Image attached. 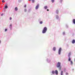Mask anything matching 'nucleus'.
Returning <instances> with one entry per match:
<instances>
[{"label": "nucleus", "instance_id": "41", "mask_svg": "<svg viewBox=\"0 0 75 75\" xmlns=\"http://www.w3.org/2000/svg\"><path fill=\"white\" fill-rule=\"evenodd\" d=\"M74 69H72V71H74Z\"/></svg>", "mask_w": 75, "mask_h": 75}, {"label": "nucleus", "instance_id": "38", "mask_svg": "<svg viewBox=\"0 0 75 75\" xmlns=\"http://www.w3.org/2000/svg\"><path fill=\"white\" fill-rule=\"evenodd\" d=\"M26 5H25L24 6V7H25V8L26 7Z\"/></svg>", "mask_w": 75, "mask_h": 75}, {"label": "nucleus", "instance_id": "3", "mask_svg": "<svg viewBox=\"0 0 75 75\" xmlns=\"http://www.w3.org/2000/svg\"><path fill=\"white\" fill-rule=\"evenodd\" d=\"M51 60L50 58H47L46 59V61L48 63H50V62H51Z\"/></svg>", "mask_w": 75, "mask_h": 75}, {"label": "nucleus", "instance_id": "37", "mask_svg": "<svg viewBox=\"0 0 75 75\" xmlns=\"http://www.w3.org/2000/svg\"><path fill=\"white\" fill-rule=\"evenodd\" d=\"M66 75H68V73L67 72L66 73Z\"/></svg>", "mask_w": 75, "mask_h": 75}, {"label": "nucleus", "instance_id": "11", "mask_svg": "<svg viewBox=\"0 0 75 75\" xmlns=\"http://www.w3.org/2000/svg\"><path fill=\"white\" fill-rule=\"evenodd\" d=\"M56 13L57 14L59 13V11L58 10H57L56 11Z\"/></svg>", "mask_w": 75, "mask_h": 75}, {"label": "nucleus", "instance_id": "33", "mask_svg": "<svg viewBox=\"0 0 75 75\" xmlns=\"http://www.w3.org/2000/svg\"><path fill=\"white\" fill-rule=\"evenodd\" d=\"M2 3H4V2H5V1H4V0H2Z\"/></svg>", "mask_w": 75, "mask_h": 75}, {"label": "nucleus", "instance_id": "22", "mask_svg": "<svg viewBox=\"0 0 75 75\" xmlns=\"http://www.w3.org/2000/svg\"><path fill=\"white\" fill-rule=\"evenodd\" d=\"M39 23L40 24H42L43 23V22H42V21H40Z\"/></svg>", "mask_w": 75, "mask_h": 75}, {"label": "nucleus", "instance_id": "35", "mask_svg": "<svg viewBox=\"0 0 75 75\" xmlns=\"http://www.w3.org/2000/svg\"><path fill=\"white\" fill-rule=\"evenodd\" d=\"M67 47H69V45H67Z\"/></svg>", "mask_w": 75, "mask_h": 75}, {"label": "nucleus", "instance_id": "30", "mask_svg": "<svg viewBox=\"0 0 75 75\" xmlns=\"http://www.w3.org/2000/svg\"><path fill=\"white\" fill-rule=\"evenodd\" d=\"M25 12H26L27 11V9H25L24 10Z\"/></svg>", "mask_w": 75, "mask_h": 75}, {"label": "nucleus", "instance_id": "14", "mask_svg": "<svg viewBox=\"0 0 75 75\" xmlns=\"http://www.w3.org/2000/svg\"><path fill=\"white\" fill-rule=\"evenodd\" d=\"M53 50L54 51H56V47H53Z\"/></svg>", "mask_w": 75, "mask_h": 75}, {"label": "nucleus", "instance_id": "13", "mask_svg": "<svg viewBox=\"0 0 75 75\" xmlns=\"http://www.w3.org/2000/svg\"><path fill=\"white\" fill-rule=\"evenodd\" d=\"M12 28V25H11V24L10 25L9 28L10 29V30H11Z\"/></svg>", "mask_w": 75, "mask_h": 75}, {"label": "nucleus", "instance_id": "2", "mask_svg": "<svg viewBox=\"0 0 75 75\" xmlns=\"http://www.w3.org/2000/svg\"><path fill=\"white\" fill-rule=\"evenodd\" d=\"M61 50H62V48L61 47H60L58 51V54H59V55H61Z\"/></svg>", "mask_w": 75, "mask_h": 75}, {"label": "nucleus", "instance_id": "21", "mask_svg": "<svg viewBox=\"0 0 75 75\" xmlns=\"http://www.w3.org/2000/svg\"><path fill=\"white\" fill-rule=\"evenodd\" d=\"M51 2L52 3H54L55 2V0H51Z\"/></svg>", "mask_w": 75, "mask_h": 75}, {"label": "nucleus", "instance_id": "25", "mask_svg": "<svg viewBox=\"0 0 75 75\" xmlns=\"http://www.w3.org/2000/svg\"><path fill=\"white\" fill-rule=\"evenodd\" d=\"M66 27L67 28H68V25L67 24L66 25Z\"/></svg>", "mask_w": 75, "mask_h": 75}, {"label": "nucleus", "instance_id": "32", "mask_svg": "<svg viewBox=\"0 0 75 75\" xmlns=\"http://www.w3.org/2000/svg\"><path fill=\"white\" fill-rule=\"evenodd\" d=\"M12 18H11V17H10L9 18V19L10 20H12Z\"/></svg>", "mask_w": 75, "mask_h": 75}, {"label": "nucleus", "instance_id": "31", "mask_svg": "<svg viewBox=\"0 0 75 75\" xmlns=\"http://www.w3.org/2000/svg\"><path fill=\"white\" fill-rule=\"evenodd\" d=\"M39 21H41V18H39Z\"/></svg>", "mask_w": 75, "mask_h": 75}, {"label": "nucleus", "instance_id": "42", "mask_svg": "<svg viewBox=\"0 0 75 75\" xmlns=\"http://www.w3.org/2000/svg\"><path fill=\"white\" fill-rule=\"evenodd\" d=\"M74 62H75V59H74Z\"/></svg>", "mask_w": 75, "mask_h": 75}, {"label": "nucleus", "instance_id": "39", "mask_svg": "<svg viewBox=\"0 0 75 75\" xmlns=\"http://www.w3.org/2000/svg\"><path fill=\"white\" fill-rule=\"evenodd\" d=\"M47 11H49V9H47Z\"/></svg>", "mask_w": 75, "mask_h": 75}, {"label": "nucleus", "instance_id": "18", "mask_svg": "<svg viewBox=\"0 0 75 75\" xmlns=\"http://www.w3.org/2000/svg\"><path fill=\"white\" fill-rule=\"evenodd\" d=\"M52 74H55V71L53 70L52 71Z\"/></svg>", "mask_w": 75, "mask_h": 75}, {"label": "nucleus", "instance_id": "26", "mask_svg": "<svg viewBox=\"0 0 75 75\" xmlns=\"http://www.w3.org/2000/svg\"><path fill=\"white\" fill-rule=\"evenodd\" d=\"M62 34L63 35H65V32H63Z\"/></svg>", "mask_w": 75, "mask_h": 75}, {"label": "nucleus", "instance_id": "1", "mask_svg": "<svg viewBox=\"0 0 75 75\" xmlns=\"http://www.w3.org/2000/svg\"><path fill=\"white\" fill-rule=\"evenodd\" d=\"M47 31V28L46 27H44L42 31V33L43 34H45V33H46Z\"/></svg>", "mask_w": 75, "mask_h": 75}, {"label": "nucleus", "instance_id": "6", "mask_svg": "<svg viewBox=\"0 0 75 75\" xmlns=\"http://www.w3.org/2000/svg\"><path fill=\"white\" fill-rule=\"evenodd\" d=\"M55 17L57 20H58V18H59V16L58 15H56L55 16Z\"/></svg>", "mask_w": 75, "mask_h": 75}, {"label": "nucleus", "instance_id": "28", "mask_svg": "<svg viewBox=\"0 0 75 75\" xmlns=\"http://www.w3.org/2000/svg\"><path fill=\"white\" fill-rule=\"evenodd\" d=\"M7 31V29L6 28L5 29V31L6 32Z\"/></svg>", "mask_w": 75, "mask_h": 75}, {"label": "nucleus", "instance_id": "7", "mask_svg": "<svg viewBox=\"0 0 75 75\" xmlns=\"http://www.w3.org/2000/svg\"><path fill=\"white\" fill-rule=\"evenodd\" d=\"M55 73L57 75L58 74V70H55Z\"/></svg>", "mask_w": 75, "mask_h": 75}, {"label": "nucleus", "instance_id": "5", "mask_svg": "<svg viewBox=\"0 0 75 75\" xmlns=\"http://www.w3.org/2000/svg\"><path fill=\"white\" fill-rule=\"evenodd\" d=\"M39 8V4H38L35 7L36 10H37Z\"/></svg>", "mask_w": 75, "mask_h": 75}, {"label": "nucleus", "instance_id": "16", "mask_svg": "<svg viewBox=\"0 0 75 75\" xmlns=\"http://www.w3.org/2000/svg\"><path fill=\"white\" fill-rule=\"evenodd\" d=\"M44 8L45 10H47V8H48V6H45L44 7Z\"/></svg>", "mask_w": 75, "mask_h": 75}, {"label": "nucleus", "instance_id": "24", "mask_svg": "<svg viewBox=\"0 0 75 75\" xmlns=\"http://www.w3.org/2000/svg\"><path fill=\"white\" fill-rule=\"evenodd\" d=\"M22 0H18V3H21V2Z\"/></svg>", "mask_w": 75, "mask_h": 75}, {"label": "nucleus", "instance_id": "44", "mask_svg": "<svg viewBox=\"0 0 75 75\" xmlns=\"http://www.w3.org/2000/svg\"><path fill=\"white\" fill-rule=\"evenodd\" d=\"M51 75H54L52 74Z\"/></svg>", "mask_w": 75, "mask_h": 75}, {"label": "nucleus", "instance_id": "20", "mask_svg": "<svg viewBox=\"0 0 75 75\" xmlns=\"http://www.w3.org/2000/svg\"><path fill=\"white\" fill-rule=\"evenodd\" d=\"M69 62H70L71 65H73V62L71 60V61H70Z\"/></svg>", "mask_w": 75, "mask_h": 75}, {"label": "nucleus", "instance_id": "36", "mask_svg": "<svg viewBox=\"0 0 75 75\" xmlns=\"http://www.w3.org/2000/svg\"><path fill=\"white\" fill-rule=\"evenodd\" d=\"M64 71H66V69H64Z\"/></svg>", "mask_w": 75, "mask_h": 75}, {"label": "nucleus", "instance_id": "12", "mask_svg": "<svg viewBox=\"0 0 75 75\" xmlns=\"http://www.w3.org/2000/svg\"><path fill=\"white\" fill-rule=\"evenodd\" d=\"M73 23L74 24H75V19H74L72 21Z\"/></svg>", "mask_w": 75, "mask_h": 75}, {"label": "nucleus", "instance_id": "15", "mask_svg": "<svg viewBox=\"0 0 75 75\" xmlns=\"http://www.w3.org/2000/svg\"><path fill=\"white\" fill-rule=\"evenodd\" d=\"M15 10L16 11H17L18 10V8H17V7H16L15 8Z\"/></svg>", "mask_w": 75, "mask_h": 75}, {"label": "nucleus", "instance_id": "23", "mask_svg": "<svg viewBox=\"0 0 75 75\" xmlns=\"http://www.w3.org/2000/svg\"><path fill=\"white\" fill-rule=\"evenodd\" d=\"M63 1V0H60V3H62Z\"/></svg>", "mask_w": 75, "mask_h": 75}, {"label": "nucleus", "instance_id": "19", "mask_svg": "<svg viewBox=\"0 0 75 75\" xmlns=\"http://www.w3.org/2000/svg\"><path fill=\"white\" fill-rule=\"evenodd\" d=\"M63 71H62L60 73V75H63Z\"/></svg>", "mask_w": 75, "mask_h": 75}, {"label": "nucleus", "instance_id": "43", "mask_svg": "<svg viewBox=\"0 0 75 75\" xmlns=\"http://www.w3.org/2000/svg\"><path fill=\"white\" fill-rule=\"evenodd\" d=\"M29 1H31V0H28Z\"/></svg>", "mask_w": 75, "mask_h": 75}, {"label": "nucleus", "instance_id": "27", "mask_svg": "<svg viewBox=\"0 0 75 75\" xmlns=\"http://www.w3.org/2000/svg\"><path fill=\"white\" fill-rule=\"evenodd\" d=\"M32 1L33 3H34V1H35V0H32Z\"/></svg>", "mask_w": 75, "mask_h": 75}, {"label": "nucleus", "instance_id": "17", "mask_svg": "<svg viewBox=\"0 0 75 75\" xmlns=\"http://www.w3.org/2000/svg\"><path fill=\"white\" fill-rule=\"evenodd\" d=\"M71 61V57H69L68 58V61Z\"/></svg>", "mask_w": 75, "mask_h": 75}, {"label": "nucleus", "instance_id": "8", "mask_svg": "<svg viewBox=\"0 0 75 75\" xmlns=\"http://www.w3.org/2000/svg\"><path fill=\"white\" fill-rule=\"evenodd\" d=\"M4 8H5V9H7L8 8V6L7 5V4H6V5H5V7Z\"/></svg>", "mask_w": 75, "mask_h": 75}, {"label": "nucleus", "instance_id": "34", "mask_svg": "<svg viewBox=\"0 0 75 75\" xmlns=\"http://www.w3.org/2000/svg\"><path fill=\"white\" fill-rule=\"evenodd\" d=\"M3 15H4V13H2V14H1V16H3Z\"/></svg>", "mask_w": 75, "mask_h": 75}, {"label": "nucleus", "instance_id": "40", "mask_svg": "<svg viewBox=\"0 0 75 75\" xmlns=\"http://www.w3.org/2000/svg\"><path fill=\"white\" fill-rule=\"evenodd\" d=\"M1 44V40H0V44Z\"/></svg>", "mask_w": 75, "mask_h": 75}, {"label": "nucleus", "instance_id": "10", "mask_svg": "<svg viewBox=\"0 0 75 75\" xmlns=\"http://www.w3.org/2000/svg\"><path fill=\"white\" fill-rule=\"evenodd\" d=\"M71 55V52H70L68 54V57H70Z\"/></svg>", "mask_w": 75, "mask_h": 75}, {"label": "nucleus", "instance_id": "9", "mask_svg": "<svg viewBox=\"0 0 75 75\" xmlns=\"http://www.w3.org/2000/svg\"><path fill=\"white\" fill-rule=\"evenodd\" d=\"M72 44H75V39H74L72 40L71 42Z\"/></svg>", "mask_w": 75, "mask_h": 75}, {"label": "nucleus", "instance_id": "29", "mask_svg": "<svg viewBox=\"0 0 75 75\" xmlns=\"http://www.w3.org/2000/svg\"><path fill=\"white\" fill-rule=\"evenodd\" d=\"M4 12H6V8H4Z\"/></svg>", "mask_w": 75, "mask_h": 75}, {"label": "nucleus", "instance_id": "4", "mask_svg": "<svg viewBox=\"0 0 75 75\" xmlns=\"http://www.w3.org/2000/svg\"><path fill=\"white\" fill-rule=\"evenodd\" d=\"M61 67V63L60 62H58L57 64V68H59V67Z\"/></svg>", "mask_w": 75, "mask_h": 75}]
</instances>
